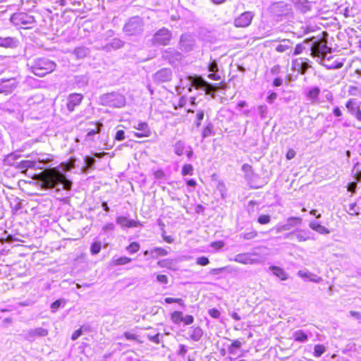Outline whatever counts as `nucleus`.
<instances>
[{"label":"nucleus","instance_id":"57","mask_svg":"<svg viewBox=\"0 0 361 361\" xmlns=\"http://www.w3.org/2000/svg\"><path fill=\"white\" fill-rule=\"evenodd\" d=\"M194 322V317L192 315L187 314L186 316L183 317V321L185 325H190L192 324Z\"/></svg>","mask_w":361,"mask_h":361},{"label":"nucleus","instance_id":"6","mask_svg":"<svg viewBox=\"0 0 361 361\" xmlns=\"http://www.w3.org/2000/svg\"><path fill=\"white\" fill-rule=\"evenodd\" d=\"M11 21L16 25L25 28H32L35 24V18L25 13H15L11 17Z\"/></svg>","mask_w":361,"mask_h":361},{"label":"nucleus","instance_id":"25","mask_svg":"<svg viewBox=\"0 0 361 361\" xmlns=\"http://www.w3.org/2000/svg\"><path fill=\"white\" fill-rule=\"evenodd\" d=\"M269 269L272 271L273 274L279 278L281 280L285 281L288 279V275L285 271L276 266H271Z\"/></svg>","mask_w":361,"mask_h":361},{"label":"nucleus","instance_id":"58","mask_svg":"<svg viewBox=\"0 0 361 361\" xmlns=\"http://www.w3.org/2000/svg\"><path fill=\"white\" fill-rule=\"evenodd\" d=\"M257 235V233L256 231H251L242 234V236L245 240H251L255 238Z\"/></svg>","mask_w":361,"mask_h":361},{"label":"nucleus","instance_id":"45","mask_svg":"<svg viewBox=\"0 0 361 361\" xmlns=\"http://www.w3.org/2000/svg\"><path fill=\"white\" fill-rule=\"evenodd\" d=\"M193 171V166L191 164H185L182 169V175H192Z\"/></svg>","mask_w":361,"mask_h":361},{"label":"nucleus","instance_id":"12","mask_svg":"<svg viewBox=\"0 0 361 361\" xmlns=\"http://www.w3.org/2000/svg\"><path fill=\"white\" fill-rule=\"evenodd\" d=\"M195 44V40L192 35L183 34L180 39V49L185 51H190L193 49Z\"/></svg>","mask_w":361,"mask_h":361},{"label":"nucleus","instance_id":"20","mask_svg":"<svg viewBox=\"0 0 361 361\" xmlns=\"http://www.w3.org/2000/svg\"><path fill=\"white\" fill-rule=\"evenodd\" d=\"M188 334L191 340L193 341H199L202 337L203 331L199 326H192L188 331Z\"/></svg>","mask_w":361,"mask_h":361},{"label":"nucleus","instance_id":"51","mask_svg":"<svg viewBox=\"0 0 361 361\" xmlns=\"http://www.w3.org/2000/svg\"><path fill=\"white\" fill-rule=\"evenodd\" d=\"M267 112V107L266 105H260L258 106V113L262 118L266 117Z\"/></svg>","mask_w":361,"mask_h":361},{"label":"nucleus","instance_id":"24","mask_svg":"<svg viewBox=\"0 0 361 361\" xmlns=\"http://www.w3.org/2000/svg\"><path fill=\"white\" fill-rule=\"evenodd\" d=\"M89 53L90 51L88 48L85 47H77L73 51V54L75 56L76 59H84L89 54Z\"/></svg>","mask_w":361,"mask_h":361},{"label":"nucleus","instance_id":"13","mask_svg":"<svg viewBox=\"0 0 361 361\" xmlns=\"http://www.w3.org/2000/svg\"><path fill=\"white\" fill-rule=\"evenodd\" d=\"M254 14L252 12H244L235 19L234 25L239 27H247L251 23Z\"/></svg>","mask_w":361,"mask_h":361},{"label":"nucleus","instance_id":"34","mask_svg":"<svg viewBox=\"0 0 361 361\" xmlns=\"http://www.w3.org/2000/svg\"><path fill=\"white\" fill-rule=\"evenodd\" d=\"M102 123H97L94 124V128L92 129H89V131L86 135V140H91V137L99 133L101 130V128L102 127Z\"/></svg>","mask_w":361,"mask_h":361},{"label":"nucleus","instance_id":"56","mask_svg":"<svg viewBox=\"0 0 361 361\" xmlns=\"http://www.w3.org/2000/svg\"><path fill=\"white\" fill-rule=\"evenodd\" d=\"M196 262L199 265L206 266L209 263V260L206 257H200L197 259Z\"/></svg>","mask_w":361,"mask_h":361},{"label":"nucleus","instance_id":"53","mask_svg":"<svg viewBox=\"0 0 361 361\" xmlns=\"http://www.w3.org/2000/svg\"><path fill=\"white\" fill-rule=\"evenodd\" d=\"M85 163L87 168H92L95 163V159L94 157L87 156V157H85Z\"/></svg>","mask_w":361,"mask_h":361},{"label":"nucleus","instance_id":"63","mask_svg":"<svg viewBox=\"0 0 361 361\" xmlns=\"http://www.w3.org/2000/svg\"><path fill=\"white\" fill-rule=\"evenodd\" d=\"M298 276H299L301 278H307L309 279L311 276V273L307 271H302L300 270L298 272Z\"/></svg>","mask_w":361,"mask_h":361},{"label":"nucleus","instance_id":"49","mask_svg":"<svg viewBox=\"0 0 361 361\" xmlns=\"http://www.w3.org/2000/svg\"><path fill=\"white\" fill-rule=\"evenodd\" d=\"M271 217L269 215H261L259 216L257 221L260 224H267L270 222Z\"/></svg>","mask_w":361,"mask_h":361},{"label":"nucleus","instance_id":"22","mask_svg":"<svg viewBox=\"0 0 361 361\" xmlns=\"http://www.w3.org/2000/svg\"><path fill=\"white\" fill-rule=\"evenodd\" d=\"M163 57L165 59H167L169 61L170 63H172L173 62V59L172 58L174 57L175 59L178 60V59H180L181 58V54L180 53H179L178 51L173 49H168L164 51V54H163Z\"/></svg>","mask_w":361,"mask_h":361},{"label":"nucleus","instance_id":"46","mask_svg":"<svg viewBox=\"0 0 361 361\" xmlns=\"http://www.w3.org/2000/svg\"><path fill=\"white\" fill-rule=\"evenodd\" d=\"M140 245L137 243L133 242L127 247V250L130 253H135L139 250Z\"/></svg>","mask_w":361,"mask_h":361},{"label":"nucleus","instance_id":"14","mask_svg":"<svg viewBox=\"0 0 361 361\" xmlns=\"http://www.w3.org/2000/svg\"><path fill=\"white\" fill-rule=\"evenodd\" d=\"M256 254L251 253H240L235 256L233 260L236 262L243 264H254L259 262V260L256 258H252V255Z\"/></svg>","mask_w":361,"mask_h":361},{"label":"nucleus","instance_id":"42","mask_svg":"<svg viewBox=\"0 0 361 361\" xmlns=\"http://www.w3.org/2000/svg\"><path fill=\"white\" fill-rule=\"evenodd\" d=\"M150 253L155 256H166L168 255L167 250L161 247L154 248L150 251Z\"/></svg>","mask_w":361,"mask_h":361},{"label":"nucleus","instance_id":"5","mask_svg":"<svg viewBox=\"0 0 361 361\" xmlns=\"http://www.w3.org/2000/svg\"><path fill=\"white\" fill-rule=\"evenodd\" d=\"M144 23L141 18L135 16L125 24L123 31L128 35H137L143 32Z\"/></svg>","mask_w":361,"mask_h":361},{"label":"nucleus","instance_id":"40","mask_svg":"<svg viewBox=\"0 0 361 361\" xmlns=\"http://www.w3.org/2000/svg\"><path fill=\"white\" fill-rule=\"evenodd\" d=\"M213 134V125L208 123L207 126L203 129L202 136L203 138L209 137Z\"/></svg>","mask_w":361,"mask_h":361},{"label":"nucleus","instance_id":"52","mask_svg":"<svg viewBox=\"0 0 361 361\" xmlns=\"http://www.w3.org/2000/svg\"><path fill=\"white\" fill-rule=\"evenodd\" d=\"M51 160L52 158L50 154H42L41 157L38 158V161L44 164L49 163Z\"/></svg>","mask_w":361,"mask_h":361},{"label":"nucleus","instance_id":"60","mask_svg":"<svg viewBox=\"0 0 361 361\" xmlns=\"http://www.w3.org/2000/svg\"><path fill=\"white\" fill-rule=\"evenodd\" d=\"M209 314L214 319H218L220 317V312L217 309L212 308L209 310Z\"/></svg>","mask_w":361,"mask_h":361},{"label":"nucleus","instance_id":"32","mask_svg":"<svg viewBox=\"0 0 361 361\" xmlns=\"http://www.w3.org/2000/svg\"><path fill=\"white\" fill-rule=\"evenodd\" d=\"M345 106L350 114L353 116H354L356 114V111L360 109V106L357 104L356 102L353 99H350L348 101Z\"/></svg>","mask_w":361,"mask_h":361},{"label":"nucleus","instance_id":"28","mask_svg":"<svg viewBox=\"0 0 361 361\" xmlns=\"http://www.w3.org/2000/svg\"><path fill=\"white\" fill-rule=\"evenodd\" d=\"M123 46V42L118 39H114L112 41L104 47L106 51H111L112 49H118Z\"/></svg>","mask_w":361,"mask_h":361},{"label":"nucleus","instance_id":"39","mask_svg":"<svg viewBox=\"0 0 361 361\" xmlns=\"http://www.w3.org/2000/svg\"><path fill=\"white\" fill-rule=\"evenodd\" d=\"M66 300L64 299H59V300H56V301H54L51 305V308L52 310V312H54L57 310V309H59L60 307H64V305H66Z\"/></svg>","mask_w":361,"mask_h":361},{"label":"nucleus","instance_id":"30","mask_svg":"<svg viewBox=\"0 0 361 361\" xmlns=\"http://www.w3.org/2000/svg\"><path fill=\"white\" fill-rule=\"evenodd\" d=\"M291 42L289 39H283L282 44H279L276 47V51L280 53L285 52L288 49H291Z\"/></svg>","mask_w":361,"mask_h":361},{"label":"nucleus","instance_id":"9","mask_svg":"<svg viewBox=\"0 0 361 361\" xmlns=\"http://www.w3.org/2000/svg\"><path fill=\"white\" fill-rule=\"evenodd\" d=\"M173 73L171 69L163 68L157 71L152 76L153 80L157 83L166 82L171 80Z\"/></svg>","mask_w":361,"mask_h":361},{"label":"nucleus","instance_id":"36","mask_svg":"<svg viewBox=\"0 0 361 361\" xmlns=\"http://www.w3.org/2000/svg\"><path fill=\"white\" fill-rule=\"evenodd\" d=\"M320 93V90L317 87H314L312 88L307 93V97L312 100V102H314L315 99L318 97Z\"/></svg>","mask_w":361,"mask_h":361},{"label":"nucleus","instance_id":"41","mask_svg":"<svg viewBox=\"0 0 361 361\" xmlns=\"http://www.w3.org/2000/svg\"><path fill=\"white\" fill-rule=\"evenodd\" d=\"M326 351V348L323 345H316L314 348V356L320 357Z\"/></svg>","mask_w":361,"mask_h":361},{"label":"nucleus","instance_id":"44","mask_svg":"<svg viewBox=\"0 0 361 361\" xmlns=\"http://www.w3.org/2000/svg\"><path fill=\"white\" fill-rule=\"evenodd\" d=\"M348 214L350 215H358L360 214L358 209L357 207L356 203H351L349 205V209L347 211Z\"/></svg>","mask_w":361,"mask_h":361},{"label":"nucleus","instance_id":"1","mask_svg":"<svg viewBox=\"0 0 361 361\" xmlns=\"http://www.w3.org/2000/svg\"><path fill=\"white\" fill-rule=\"evenodd\" d=\"M35 180L41 183L44 189L56 188L57 191L61 190L59 186L61 185L62 189L70 190L72 188V182L68 180L63 171L59 167H53L44 169L41 173L35 175Z\"/></svg>","mask_w":361,"mask_h":361},{"label":"nucleus","instance_id":"50","mask_svg":"<svg viewBox=\"0 0 361 361\" xmlns=\"http://www.w3.org/2000/svg\"><path fill=\"white\" fill-rule=\"evenodd\" d=\"M204 111L203 110H199L197 111V116H196V121H195L197 127H200V126L201 121L204 118Z\"/></svg>","mask_w":361,"mask_h":361},{"label":"nucleus","instance_id":"38","mask_svg":"<svg viewBox=\"0 0 361 361\" xmlns=\"http://www.w3.org/2000/svg\"><path fill=\"white\" fill-rule=\"evenodd\" d=\"M131 262V259L127 257H121L116 259H113V264L114 265H123Z\"/></svg>","mask_w":361,"mask_h":361},{"label":"nucleus","instance_id":"43","mask_svg":"<svg viewBox=\"0 0 361 361\" xmlns=\"http://www.w3.org/2000/svg\"><path fill=\"white\" fill-rule=\"evenodd\" d=\"M102 245L100 242H94L92 244L90 251L92 255L98 254L101 250Z\"/></svg>","mask_w":361,"mask_h":361},{"label":"nucleus","instance_id":"48","mask_svg":"<svg viewBox=\"0 0 361 361\" xmlns=\"http://www.w3.org/2000/svg\"><path fill=\"white\" fill-rule=\"evenodd\" d=\"M157 281L161 284H167L169 283V279L166 275L157 274L156 276Z\"/></svg>","mask_w":361,"mask_h":361},{"label":"nucleus","instance_id":"55","mask_svg":"<svg viewBox=\"0 0 361 361\" xmlns=\"http://www.w3.org/2000/svg\"><path fill=\"white\" fill-rule=\"evenodd\" d=\"M146 336L149 341H151L155 343H159V342H160L159 341V334H155L154 335H151L149 334H147Z\"/></svg>","mask_w":361,"mask_h":361},{"label":"nucleus","instance_id":"10","mask_svg":"<svg viewBox=\"0 0 361 361\" xmlns=\"http://www.w3.org/2000/svg\"><path fill=\"white\" fill-rule=\"evenodd\" d=\"M18 82L16 78L1 79L0 80V94H10L17 87Z\"/></svg>","mask_w":361,"mask_h":361},{"label":"nucleus","instance_id":"21","mask_svg":"<svg viewBox=\"0 0 361 361\" xmlns=\"http://www.w3.org/2000/svg\"><path fill=\"white\" fill-rule=\"evenodd\" d=\"M331 57H327L324 61H321V63L328 69H338L343 67V62H339L337 61L331 62Z\"/></svg>","mask_w":361,"mask_h":361},{"label":"nucleus","instance_id":"54","mask_svg":"<svg viewBox=\"0 0 361 361\" xmlns=\"http://www.w3.org/2000/svg\"><path fill=\"white\" fill-rule=\"evenodd\" d=\"M305 45L304 44H298L294 49V51L293 53V56H296L298 54H300L302 51L305 49Z\"/></svg>","mask_w":361,"mask_h":361},{"label":"nucleus","instance_id":"62","mask_svg":"<svg viewBox=\"0 0 361 361\" xmlns=\"http://www.w3.org/2000/svg\"><path fill=\"white\" fill-rule=\"evenodd\" d=\"M218 70H219V68H218V65H217L216 62L212 61L209 65V72L216 73L218 71Z\"/></svg>","mask_w":361,"mask_h":361},{"label":"nucleus","instance_id":"15","mask_svg":"<svg viewBox=\"0 0 361 361\" xmlns=\"http://www.w3.org/2000/svg\"><path fill=\"white\" fill-rule=\"evenodd\" d=\"M83 99V96L81 94L73 93L71 94L67 99L66 106L70 112L74 111L75 107L78 106Z\"/></svg>","mask_w":361,"mask_h":361},{"label":"nucleus","instance_id":"18","mask_svg":"<svg viewBox=\"0 0 361 361\" xmlns=\"http://www.w3.org/2000/svg\"><path fill=\"white\" fill-rule=\"evenodd\" d=\"M116 223L119 224L121 227L125 228H133L137 227L140 225V222L135 221L132 219H129L126 216H118L116 218Z\"/></svg>","mask_w":361,"mask_h":361},{"label":"nucleus","instance_id":"17","mask_svg":"<svg viewBox=\"0 0 361 361\" xmlns=\"http://www.w3.org/2000/svg\"><path fill=\"white\" fill-rule=\"evenodd\" d=\"M134 128L140 131L135 134L137 137H149L151 134L148 124L145 122H139Z\"/></svg>","mask_w":361,"mask_h":361},{"label":"nucleus","instance_id":"31","mask_svg":"<svg viewBox=\"0 0 361 361\" xmlns=\"http://www.w3.org/2000/svg\"><path fill=\"white\" fill-rule=\"evenodd\" d=\"M185 149V143L182 140L177 141L173 145V150L176 154L180 156L184 153Z\"/></svg>","mask_w":361,"mask_h":361},{"label":"nucleus","instance_id":"29","mask_svg":"<svg viewBox=\"0 0 361 361\" xmlns=\"http://www.w3.org/2000/svg\"><path fill=\"white\" fill-rule=\"evenodd\" d=\"M293 337L295 341L298 342H306L308 340L307 335L302 330H298L293 334Z\"/></svg>","mask_w":361,"mask_h":361},{"label":"nucleus","instance_id":"27","mask_svg":"<svg viewBox=\"0 0 361 361\" xmlns=\"http://www.w3.org/2000/svg\"><path fill=\"white\" fill-rule=\"evenodd\" d=\"M295 237L299 242H304L309 240L314 239L311 236V233L309 231L301 230L295 233Z\"/></svg>","mask_w":361,"mask_h":361},{"label":"nucleus","instance_id":"3","mask_svg":"<svg viewBox=\"0 0 361 361\" xmlns=\"http://www.w3.org/2000/svg\"><path fill=\"white\" fill-rule=\"evenodd\" d=\"M56 68V63L47 58H38L30 66L32 72L37 76L44 77L52 73Z\"/></svg>","mask_w":361,"mask_h":361},{"label":"nucleus","instance_id":"64","mask_svg":"<svg viewBox=\"0 0 361 361\" xmlns=\"http://www.w3.org/2000/svg\"><path fill=\"white\" fill-rule=\"evenodd\" d=\"M82 335V328L75 331L72 336H71V339L73 341H75L78 337H80V336Z\"/></svg>","mask_w":361,"mask_h":361},{"label":"nucleus","instance_id":"8","mask_svg":"<svg viewBox=\"0 0 361 361\" xmlns=\"http://www.w3.org/2000/svg\"><path fill=\"white\" fill-rule=\"evenodd\" d=\"M171 39V32L165 27H163L155 32L152 42L156 45H166Z\"/></svg>","mask_w":361,"mask_h":361},{"label":"nucleus","instance_id":"26","mask_svg":"<svg viewBox=\"0 0 361 361\" xmlns=\"http://www.w3.org/2000/svg\"><path fill=\"white\" fill-rule=\"evenodd\" d=\"M176 264V261L171 259H166L159 260L157 262V265L161 268H167L172 270H176L175 265Z\"/></svg>","mask_w":361,"mask_h":361},{"label":"nucleus","instance_id":"61","mask_svg":"<svg viewBox=\"0 0 361 361\" xmlns=\"http://www.w3.org/2000/svg\"><path fill=\"white\" fill-rule=\"evenodd\" d=\"M115 139L118 141H121L125 139V132L123 130H119L116 132Z\"/></svg>","mask_w":361,"mask_h":361},{"label":"nucleus","instance_id":"4","mask_svg":"<svg viewBox=\"0 0 361 361\" xmlns=\"http://www.w3.org/2000/svg\"><path fill=\"white\" fill-rule=\"evenodd\" d=\"M99 99L101 104L111 107L121 108L126 105L125 97L116 92L103 94Z\"/></svg>","mask_w":361,"mask_h":361},{"label":"nucleus","instance_id":"19","mask_svg":"<svg viewBox=\"0 0 361 361\" xmlns=\"http://www.w3.org/2000/svg\"><path fill=\"white\" fill-rule=\"evenodd\" d=\"M309 67V64L302 61V59H296L293 63V68L301 74H305Z\"/></svg>","mask_w":361,"mask_h":361},{"label":"nucleus","instance_id":"59","mask_svg":"<svg viewBox=\"0 0 361 361\" xmlns=\"http://www.w3.org/2000/svg\"><path fill=\"white\" fill-rule=\"evenodd\" d=\"M315 231L320 234H329L330 233L328 228H326L324 226H322L321 224H319V226H317Z\"/></svg>","mask_w":361,"mask_h":361},{"label":"nucleus","instance_id":"11","mask_svg":"<svg viewBox=\"0 0 361 361\" xmlns=\"http://www.w3.org/2000/svg\"><path fill=\"white\" fill-rule=\"evenodd\" d=\"M49 331L42 327L29 329L25 334V338L29 341H34L36 338L47 336Z\"/></svg>","mask_w":361,"mask_h":361},{"label":"nucleus","instance_id":"33","mask_svg":"<svg viewBox=\"0 0 361 361\" xmlns=\"http://www.w3.org/2000/svg\"><path fill=\"white\" fill-rule=\"evenodd\" d=\"M35 163L30 160H23L17 163L16 168L20 170H27L28 168H33Z\"/></svg>","mask_w":361,"mask_h":361},{"label":"nucleus","instance_id":"37","mask_svg":"<svg viewBox=\"0 0 361 361\" xmlns=\"http://www.w3.org/2000/svg\"><path fill=\"white\" fill-rule=\"evenodd\" d=\"M241 346H242L241 341H240L239 340H235L232 342L231 345H229V347L228 348V351L230 354L233 355L235 353V349L240 348Z\"/></svg>","mask_w":361,"mask_h":361},{"label":"nucleus","instance_id":"16","mask_svg":"<svg viewBox=\"0 0 361 361\" xmlns=\"http://www.w3.org/2000/svg\"><path fill=\"white\" fill-rule=\"evenodd\" d=\"M302 221V219L298 217H290L287 219V221L285 224L279 226L276 228L277 233H281L282 231H288L293 228L294 226L300 224Z\"/></svg>","mask_w":361,"mask_h":361},{"label":"nucleus","instance_id":"7","mask_svg":"<svg viewBox=\"0 0 361 361\" xmlns=\"http://www.w3.org/2000/svg\"><path fill=\"white\" fill-rule=\"evenodd\" d=\"M312 55L321 59V61L326 59L327 54L331 53V48L326 45V42L322 40H319L312 44L311 47Z\"/></svg>","mask_w":361,"mask_h":361},{"label":"nucleus","instance_id":"47","mask_svg":"<svg viewBox=\"0 0 361 361\" xmlns=\"http://www.w3.org/2000/svg\"><path fill=\"white\" fill-rule=\"evenodd\" d=\"M164 301L166 303H168V304L176 302L183 307L185 306L183 300L181 298H166Z\"/></svg>","mask_w":361,"mask_h":361},{"label":"nucleus","instance_id":"35","mask_svg":"<svg viewBox=\"0 0 361 361\" xmlns=\"http://www.w3.org/2000/svg\"><path fill=\"white\" fill-rule=\"evenodd\" d=\"M183 314L180 311H175L171 314V319L176 324H180L183 321Z\"/></svg>","mask_w":361,"mask_h":361},{"label":"nucleus","instance_id":"23","mask_svg":"<svg viewBox=\"0 0 361 361\" xmlns=\"http://www.w3.org/2000/svg\"><path fill=\"white\" fill-rule=\"evenodd\" d=\"M17 40L12 37H1L0 47L13 48L17 47Z\"/></svg>","mask_w":361,"mask_h":361},{"label":"nucleus","instance_id":"2","mask_svg":"<svg viewBox=\"0 0 361 361\" xmlns=\"http://www.w3.org/2000/svg\"><path fill=\"white\" fill-rule=\"evenodd\" d=\"M180 85L185 87H188V92H192V87L196 89H202L207 94L211 95L213 98L215 97L214 92H216L219 87L217 85H212L205 81L200 76H189L185 80H180Z\"/></svg>","mask_w":361,"mask_h":361}]
</instances>
